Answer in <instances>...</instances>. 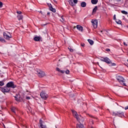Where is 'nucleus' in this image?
I'll list each match as a JSON object with an SVG mask.
<instances>
[{
    "label": "nucleus",
    "instance_id": "1",
    "mask_svg": "<svg viewBox=\"0 0 128 128\" xmlns=\"http://www.w3.org/2000/svg\"><path fill=\"white\" fill-rule=\"evenodd\" d=\"M100 60L101 62H106V64H110V66H116V63L112 62V60H110V59L107 57H102L100 59Z\"/></svg>",
    "mask_w": 128,
    "mask_h": 128
},
{
    "label": "nucleus",
    "instance_id": "2",
    "mask_svg": "<svg viewBox=\"0 0 128 128\" xmlns=\"http://www.w3.org/2000/svg\"><path fill=\"white\" fill-rule=\"evenodd\" d=\"M116 78L117 80L120 82V84H123L124 86H126V80L124 79V77L122 76H117L116 77Z\"/></svg>",
    "mask_w": 128,
    "mask_h": 128
},
{
    "label": "nucleus",
    "instance_id": "3",
    "mask_svg": "<svg viewBox=\"0 0 128 128\" xmlns=\"http://www.w3.org/2000/svg\"><path fill=\"white\" fill-rule=\"evenodd\" d=\"M112 116H119V118H124V112H113L112 114Z\"/></svg>",
    "mask_w": 128,
    "mask_h": 128
},
{
    "label": "nucleus",
    "instance_id": "4",
    "mask_svg": "<svg viewBox=\"0 0 128 128\" xmlns=\"http://www.w3.org/2000/svg\"><path fill=\"white\" fill-rule=\"evenodd\" d=\"M16 14H18L17 16V18L18 19V20H22V18H24V16L22 14V12L21 11H17Z\"/></svg>",
    "mask_w": 128,
    "mask_h": 128
},
{
    "label": "nucleus",
    "instance_id": "5",
    "mask_svg": "<svg viewBox=\"0 0 128 128\" xmlns=\"http://www.w3.org/2000/svg\"><path fill=\"white\" fill-rule=\"evenodd\" d=\"M4 37L6 40H10L12 38V34L8 32H4Z\"/></svg>",
    "mask_w": 128,
    "mask_h": 128
},
{
    "label": "nucleus",
    "instance_id": "6",
    "mask_svg": "<svg viewBox=\"0 0 128 128\" xmlns=\"http://www.w3.org/2000/svg\"><path fill=\"white\" fill-rule=\"evenodd\" d=\"M6 86L10 88H16V86L14 85L13 82H10L6 84Z\"/></svg>",
    "mask_w": 128,
    "mask_h": 128
},
{
    "label": "nucleus",
    "instance_id": "7",
    "mask_svg": "<svg viewBox=\"0 0 128 128\" xmlns=\"http://www.w3.org/2000/svg\"><path fill=\"white\" fill-rule=\"evenodd\" d=\"M72 112L74 116L76 118L78 122H80V116H78V112L74 110H72Z\"/></svg>",
    "mask_w": 128,
    "mask_h": 128
},
{
    "label": "nucleus",
    "instance_id": "8",
    "mask_svg": "<svg viewBox=\"0 0 128 128\" xmlns=\"http://www.w3.org/2000/svg\"><path fill=\"white\" fill-rule=\"evenodd\" d=\"M10 88H8L7 86L4 88H1V92L4 94L5 92H10Z\"/></svg>",
    "mask_w": 128,
    "mask_h": 128
},
{
    "label": "nucleus",
    "instance_id": "9",
    "mask_svg": "<svg viewBox=\"0 0 128 128\" xmlns=\"http://www.w3.org/2000/svg\"><path fill=\"white\" fill-rule=\"evenodd\" d=\"M38 75L40 78H43V76H46V73L44 71L38 70Z\"/></svg>",
    "mask_w": 128,
    "mask_h": 128
},
{
    "label": "nucleus",
    "instance_id": "10",
    "mask_svg": "<svg viewBox=\"0 0 128 128\" xmlns=\"http://www.w3.org/2000/svg\"><path fill=\"white\" fill-rule=\"evenodd\" d=\"M40 96L42 98H44V100H46V98H48V94L44 92H42L40 93Z\"/></svg>",
    "mask_w": 128,
    "mask_h": 128
},
{
    "label": "nucleus",
    "instance_id": "11",
    "mask_svg": "<svg viewBox=\"0 0 128 128\" xmlns=\"http://www.w3.org/2000/svg\"><path fill=\"white\" fill-rule=\"evenodd\" d=\"M92 24L94 28H98V20H92Z\"/></svg>",
    "mask_w": 128,
    "mask_h": 128
},
{
    "label": "nucleus",
    "instance_id": "12",
    "mask_svg": "<svg viewBox=\"0 0 128 128\" xmlns=\"http://www.w3.org/2000/svg\"><path fill=\"white\" fill-rule=\"evenodd\" d=\"M76 28L78 30H80V32H82V30H84V28H82V26H80V25H77Z\"/></svg>",
    "mask_w": 128,
    "mask_h": 128
},
{
    "label": "nucleus",
    "instance_id": "13",
    "mask_svg": "<svg viewBox=\"0 0 128 128\" xmlns=\"http://www.w3.org/2000/svg\"><path fill=\"white\" fill-rule=\"evenodd\" d=\"M42 119H40V128H46V126L42 124Z\"/></svg>",
    "mask_w": 128,
    "mask_h": 128
},
{
    "label": "nucleus",
    "instance_id": "14",
    "mask_svg": "<svg viewBox=\"0 0 128 128\" xmlns=\"http://www.w3.org/2000/svg\"><path fill=\"white\" fill-rule=\"evenodd\" d=\"M78 122H80V120ZM76 128H84V125L80 123V124H77Z\"/></svg>",
    "mask_w": 128,
    "mask_h": 128
},
{
    "label": "nucleus",
    "instance_id": "15",
    "mask_svg": "<svg viewBox=\"0 0 128 128\" xmlns=\"http://www.w3.org/2000/svg\"><path fill=\"white\" fill-rule=\"evenodd\" d=\"M56 71L58 72H60V74H64V70H60V69L58 68H56Z\"/></svg>",
    "mask_w": 128,
    "mask_h": 128
},
{
    "label": "nucleus",
    "instance_id": "16",
    "mask_svg": "<svg viewBox=\"0 0 128 128\" xmlns=\"http://www.w3.org/2000/svg\"><path fill=\"white\" fill-rule=\"evenodd\" d=\"M34 40L35 42H40V36H35L34 38Z\"/></svg>",
    "mask_w": 128,
    "mask_h": 128
},
{
    "label": "nucleus",
    "instance_id": "17",
    "mask_svg": "<svg viewBox=\"0 0 128 128\" xmlns=\"http://www.w3.org/2000/svg\"><path fill=\"white\" fill-rule=\"evenodd\" d=\"M68 2L70 6H74L75 4H74V2H72V0H68Z\"/></svg>",
    "mask_w": 128,
    "mask_h": 128
},
{
    "label": "nucleus",
    "instance_id": "18",
    "mask_svg": "<svg viewBox=\"0 0 128 128\" xmlns=\"http://www.w3.org/2000/svg\"><path fill=\"white\" fill-rule=\"evenodd\" d=\"M98 2V0H91V2L92 4H96Z\"/></svg>",
    "mask_w": 128,
    "mask_h": 128
},
{
    "label": "nucleus",
    "instance_id": "19",
    "mask_svg": "<svg viewBox=\"0 0 128 128\" xmlns=\"http://www.w3.org/2000/svg\"><path fill=\"white\" fill-rule=\"evenodd\" d=\"M96 10H98V6H96L92 10V14H94L96 12Z\"/></svg>",
    "mask_w": 128,
    "mask_h": 128
},
{
    "label": "nucleus",
    "instance_id": "20",
    "mask_svg": "<svg viewBox=\"0 0 128 128\" xmlns=\"http://www.w3.org/2000/svg\"><path fill=\"white\" fill-rule=\"evenodd\" d=\"M82 8H86V2H82L80 4Z\"/></svg>",
    "mask_w": 128,
    "mask_h": 128
},
{
    "label": "nucleus",
    "instance_id": "21",
    "mask_svg": "<svg viewBox=\"0 0 128 128\" xmlns=\"http://www.w3.org/2000/svg\"><path fill=\"white\" fill-rule=\"evenodd\" d=\"M50 10H51V12H56V8H52V6H51L50 7Z\"/></svg>",
    "mask_w": 128,
    "mask_h": 128
},
{
    "label": "nucleus",
    "instance_id": "22",
    "mask_svg": "<svg viewBox=\"0 0 128 128\" xmlns=\"http://www.w3.org/2000/svg\"><path fill=\"white\" fill-rule=\"evenodd\" d=\"M88 41L89 42V44H91V46H92V44H94V40H92L90 39H88Z\"/></svg>",
    "mask_w": 128,
    "mask_h": 128
},
{
    "label": "nucleus",
    "instance_id": "23",
    "mask_svg": "<svg viewBox=\"0 0 128 128\" xmlns=\"http://www.w3.org/2000/svg\"><path fill=\"white\" fill-rule=\"evenodd\" d=\"M116 24H122V20H116Z\"/></svg>",
    "mask_w": 128,
    "mask_h": 128
},
{
    "label": "nucleus",
    "instance_id": "24",
    "mask_svg": "<svg viewBox=\"0 0 128 128\" xmlns=\"http://www.w3.org/2000/svg\"><path fill=\"white\" fill-rule=\"evenodd\" d=\"M16 107H12L11 108V110L12 112H14V114H16Z\"/></svg>",
    "mask_w": 128,
    "mask_h": 128
},
{
    "label": "nucleus",
    "instance_id": "25",
    "mask_svg": "<svg viewBox=\"0 0 128 128\" xmlns=\"http://www.w3.org/2000/svg\"><path fill=\"white\" fill-rule=\"evenodd\" d=\"M94 88V86H90V87H89V90H90V92H93Z\"/></svg>",
    "mask_w": 128,
    "mask_h": 128
},
{
    "label": "nucleus",
    "instance_id": "26",
    "mask_svg": "<svg viewBox=\"0 0 128 128\" xmlns=\"http://www.w3.org/2000/svg\"><path fill=\"white\" fill-rule=\"evenodd\" d=\"M121 12L122 14H128V12L125 10H122Z\"/></svg>",
    "mask_w": 128,
    "mask_h": 128
},
{
    "label": "nucleus",
    "instance_id": "27",
    "mask_svg": "<svg viewBox=\"0 0 128 128\" xmlns=\"http://www.w3.org/2000/svg\"><path fill=\"white\" fill-rule=\"evenodd\" d=\"M64 72L66 74H70V70H67L66 71H64Z\"/></svg>",
    "mask_w": 128,
    "mask_h": 128
},
{
    "label": "nucleus",
    "instance_id": "28",
    "mask_svg": "<svg viewBox=\"0 0 128 128\" xmlns=\"http://www.w3.org/2000/svg\"><path fill=\"white\" fill-rule=\"evenodd\" d=\"M0 42H4L6 40H4V39L3 38L0 37Z\"/></svg>",
    "mask_w": 128,
    "mask_h": 128
},
{
    "label": "nucleus",
    "instance_id": "29",
    "mask_svg": "<svg viewBox=\"0 0 128 128\" xmlns=\"http://www.w3.org/2000/svg\"><path fill=\"white\" fill-rule=\"evenodd\" d=\"M0 86H4V82L2 81L0 82Z\"/></svg>",
    "mask_w": 128,
    "mask_h": 128
},
{
    "label": "nucleus",
    "instance_id": "30",
    "mask_svg": "<svg viewBox=\"0 0 128 128\" xmlns=\"http://www.w3.org/2000/svg\"><path fill=\"white\" fill-rule=\"evenodd\" d=\"M73 2L74 4H78V0H73Z\"/></svg>",
    "mask_w": 128,
    "mask_h": 128
},
{
    "label": "nucleus",
    "instance_id": "31",
    "mask_svg": "<svg viewBox=\"0 0 128 128\" xmlns=\"http://www.w3.org/2000/svg\"><path fill=\"white\" fill-rule=\"evenodd\" d=\"M61 18L62 20H60V21L64 22V16H62Z\"/></svg>",
    "mask_w": 128,
    "mask_h": 128
},
{
    "label": "nucleus",
    "instance_id": "32",
    "mask_svg": "<svg viewBox=\"0 0 128 128\" xmlns=\"http://www.w3.org/2000/svg\"><path fill=\"white\" fill-rule=\"evenodd\" d=\"M90 124H94V120H90Z\"/></svg>",
    "mask_w": 128,
    "mask_h": 128
},
{
    "label": "nucleus",
    "instance_id": "33",
    "mask_svg": "<svg viewBox=\"0 0 128 128\" xmlns=\"http://www.w3.org/2000/svg\"><path fill=\"white\" fill-rule=\"evenodd\" d=\"M70 52H74V50L72 49L71 48H68Z\"/></svg>",
    "mask_w": 128,
    "mask_h": 128
},
{
    "label": "nucleus",
    "instance_id": "34",
    "mask_svg": "<svg viewBox=\"0 0 128 128\" xmlns=\"http://www.w3.org/2000/svg\"><path fill=\"white\" fill-rule=\"evenodd\" d=\"M113 20H116V15L114 16V18Z\"/></svg>",
    "mask_w": 128,
    "mask_h": 128
},
{
    "label": "nucleus",
    "instance_id": "35",
    "mask_svg": "<svg viewBox=\"0 0 128 128\" xmlns=\"http://www.w3.org/2000/svg\"><path fill=\"white\" fill-rule=\"evenodd\" d=\"M0 8H2V2H0Z\"/></svg>",
    "mask_w": 128,
    "mask_h": 128
},
{
    "label": "nucleus",
    "instance_id": "36",
    "mask_svg": "<svg viewBox=\"0 0 128 128\" xmlns=\"http://www.w3.org/2000/svg\"><path fill=\"white\" fill-rule=\"evenodd\" d=\"M124 44L125 46H128V44L126 42H124Z\"/></svg>",
    "mask_w": 128,
    "mask_h": 128
},
{
    "label": "nucleus",
    "instance_id": "37",
    "mask_svg": "<svg viewBox=\"0 0 128 128\" xmlns=\"http://www.w3.org/2000/svg\"><path fill=\"white\" fill-rule=\"evenodd\" d=\"M26 100H30V96H26Z\"/></svg>",
    "mask_w": 128,
    "mask_h": 128
},
{
    "label": "nucleus",
    "instance_id": "38",
    "mask_svg": "<svg viewBox=\"0 0 128 128\" xmlns=\"http://www.w3.org/2000/svg\"><path fill=\"white\" fill-rule=\"evenodd\" d=\"M106 52H110V48H108L106 50Z\"/></svg>",
    "mask_w": 128,
    "mask_h": 128
},
{
    "label": "nucleus",
    "instance_id": "39",
    "mask_svg": "<svg viewBox=\"0 0 128 128\" xmlns=\"http://www.w3.org/2000/svg\"><path fill=\"white\" fill-rule=\"evenodd\" d=\"M124 110H128V106H126V107L124 108Z\"/></svg>",
    "mask_w": 128,
    "mask_h": 128
},
{
    "label": "nucleus",
    "instance_id": "40",
    "mask_svg": "<svg viewBox=\"0 0 128 128\" xmlns=\"http://www.w3.org/2000/svg\"><path fill=\"white\" fill-rule=\"evenodd\" d=\"M15 98L16 100H18V97H16V96H15Z\"/></svg>",
    "mask_w": 128,
    "mask_h": 128
},
{
    "label": "nucleus",
    "instance_id": "41",
    "mask_svg": "<svg viewBox=\"0 0 128 128\" xmlns=\"http://www.w3.org/2000/svg\"><path fill=\"white\" fill-rule=\"evenodd\" d=\"M81 46L84 48V44H82Z\"/></svg>",
    "mask_w": 128,
    "mask_h": 128
},
{
    "label": "nucleus",
    "instance_id": "42",
    "mask_svg": "<svg viewBox=\"0 0 128 128\" xmlns=\"http://www.w3.org/2000/svg\"><path fill=\"white\" fill-rule=\"evenodd\" d=\"M90 118H94V116L90 115V114H88Z\"/></svg>",
    "mask_w": 128,
    "mask_h": 128
},
{
    "label": "nucleus",
    "instance_id": "43",
    "mask_svg": "<svg viewBox=\"0 0 128 128\" xmlns=\"http://www.w3.org/2000/svg\"><path fill=\"white\" fill-rule=\"evenodd\" d=\"M50 12H48L47 13V16H50Z\"/></svg>",
    "mask_w": 128,
    "mask_h": 128
},
{
    "label": "nucleus",
    "instance_id": "44",
    "mask_svg": "<svg viewBox=\"0 0 128 128\" xmlns=\"http://www.w3.org/2000/svg\"><path fill=\"white\" fill-rule=\"evenodd\" d=\"M76 28V26H74V28Z\"/></svg>",
    "mask_w": 128,
    "mask_h": 128
},
{
    "label": "nucleus",
    "instance_id": "45",
    "mask_svg": "<svg viewBox=\"0 0 128 128\" xmlns=\"http://www.w3.org/2000/svg\"><path fill=\"white\" fill-rule=\"evenodd\" d=\"M118 2H120L122 0H117Z\"/></svg>",
    "mask_w": 128,
    "mask_h": 128
},
{
    "label": "nucleus",
    "instance_id": "46",
    "mask_svg": "<svg viewBox=\"0 0 128 128\" xmlns=\"http://www.w3.org/2000/svg\"><path fill=\"white\" fill-rule=\"evenodd\" d=\"M90 128H94L93 126H90Z\"/></svg>",
    "mask_w": 128,
    "mask_h": 128
},
{
    "label": "nucleus",
    "instance_id": "47",
    "mask_svg": "<svg viewBox=\"0 0 128 128\" xmlns=\"http://www.w3.org/2000/svg\"><path fill=\"white\" fill-rule=\"evenodd\" d=\"M41 12V14H42V12Z\"/></svg>",
    "mask_w": 128,
    "mask_h": 128
},
{
    "label": "nucleus",
    "instance_id": "48",
    "mask_svg": "<svg viewBox=\"0 0 128 128\" xmlns=\"http://www.w3.org/2000/svg\"><path fill=\"white\" fill-rule=\"evenodd\" d=\"M101 32H102V31H101Z\"/></svg>",
    "mask_w": 128,
    "mask_h": 128
},
{
    "label": "nucleus",
    "instance_id": "49",
    "mask_svg": "<svg viewBox=\"0 0 128 128\" xmlns=\"http://www.w3.org/2000/svg\"><path fill=\"white\" fill-rule=\"evenodd\" d=\"M122 108H124V107H122Z\"/></svg>",
    "mask_w": 128,
    "mask_h": 128
}]
</instances>
